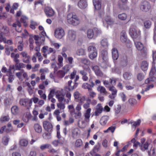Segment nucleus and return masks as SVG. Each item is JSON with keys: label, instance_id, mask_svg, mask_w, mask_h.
Returning <instances> with one entry per match:
<instances>
[{"label": "nucleus", "instance_id": "nucleus-14", "mask_svg": "<svg viewBox=\"0 0 156 156\" xmlns=\"http://www.w3.org/2000/svg\"><path fill=\"white\" fill-rule=\"evenodd\" d=\"M109 119V117L107 115H105L102 116L101 118L100 123L103 126H105L107 123V121Z\"/></svg>", "mask_w": 156, "mask_h": 156}, {"label": "nucleus", "instance_id": "nucleus-47", "mask_svg": "<svg viewBox=\"0 0 156 156\" xmlns=\"http://www.w3.org/2000/svg\"><path fill=\"white\" fill-rule=\"evenodd\" d=\"M156 67L155 66V64H153L152 68L150 73V75L153 76L154 74L156 72Z\"/></svg>", "mask_w": 156, "mask_h": 156}, {"label": "nucleus", "instance_id": "nucleus-22", "mask_svg": "<svg viewBox=\"0 0 156 156\" xmlns=\"http://www.w3.org/2000/svg\"><path fill=\"white\" fill-rule=\"evenodd\" d=\"M148 64L146 61H143L142 62L141 64V68L143 71L147 70L148 68Z\"/></svg>", "mask_w": 156, "mask_h": 156}, {"label": "nucleus", "instance_id": "nucleus-53", "mask_svg": "<svg viewBox=\"0 0 156 156\" xmlns=\"http://www.w3.org/2000/svg\"><path fill=\"white\" fill-rule=\"evenodd\" d=\"M109 90L110 91L112 92V93H113L114 94H116L117 90L115 89V87L113 86H111L109 88Z\"/></svg>", "mask_w": 156, "mask_h": 156}, {"label": "nucleus", "instance_id": "nucleus-51", "mask_svg": "<svg viewBox=\"0 0 156 156\" xmlns=\"http://www.w3.org/2000/svg\"><path fill=\"white\" fill-rule=\"evenodd\" d=\"M82 145V142L81 139H79L76 140L75 144V146L76 147H80Z\"/></svg>", "mask_w": 156, "mask_h": 156}, {"label": "nucleus", "instance_id": "nucleus-5", "mask_svg": "<svg viewBox=\"0 0 156 156\" xmlns=\"http://www.w3.org/2000/svg\"><path fill=\"white\" fill-rule=\"evenodd\" d=\"M19 103L21 105L26 107L29 109L32 105V101L28 98H22L20 100Z\"/></svg>", "mask_w": 156, "mask_h": 156}, {"label": "nucleus", "instance_id": "nucleus-41", "mask_svg": "<svg viewBox=\"0 0 156 156\" xmlns=\"http://www.w3.org/2000/svg\"><path fill=\"white\" fill-rule=\"evenodd\" d=\"M88 50V51L90 53L93 52L95 51H97L96 47L93 45H90L89 46Z\"/></svg>", "mask_w": 156, "mask_h": 156}, {"label": "nucleus", "instance_id": "nucleus-56", "mask_svg": "<svg viewBox=\"0 0 156 156\" xmlns=\"http://www.w3.org/2000/svg\"><path fill=\"white\" fill-rule=\"evenodd\" d=\"M121 106L120 105H117L116 106L115 108V112L117 114L119 113L121 111Z\"/></svg>", "mask_w": 156, "mask_h": 156}, {"label": "nucleus", "instance_id": "nucleus-23", "mask_svg": "<svg viewBox=\"0 0 156 156\" xmlns=\"http://www.w3.org/2000/svg\"><path fill=\"white\" fill-rule=\"evenodd\" d=\"M132 76V74L130 72H126L123 74L124 78L126 80H129L131 79Z\"/></svg>", "mask_w": 156, "mask_h": 156}, {"label": "nucleus", "instance_id": "nucleus-9", "mask_svg": "<svg viewBox=\"0 0 156 156\" xmlns=\"http://www.w3.org/2000/svg\"><path fill=\"white\" fill-rule=\"evenodd\" d=\"M44 11L45 14L48 17L52 16L55 14V12L50 7H45Z\"/></svg>", "mask_w": 156, "mask_h": 156}, {"label": "nucleus", "instance_id": "nucleus-1", "mask_svg": "<svg viewBox=\"0 0 156 156\" xmlns=\"http://www.w3.org/2000/svg\"><path fill=\"white\" fill-rule=\"evenodd\" d=\"M68 22L73 25H78L80 22V20L77 16L73 13H70L67 16Z\"/></svg>", "mask_w": 156, "mask_h": 156}, {"label": "nucleus", "instance_id": "nucleus-29", "mask_svg": "<svg viewBox=\"0 0 156 156\" xmlns=\"http://www.w3.org/2000/svg\"><path fill=\"white\" fill-rule=\"evenodd\" d=\"M105 20L107 23L109 25H111L114 22L113 20L111 19L109 16L106 17L105 18Z\"/></svg>", "mask_w": 156, "mask_h": 156}, {"label": "nucleus", "instance_id": "nucleus-33", "mask_svg": "<svg viewBox=\"0 0 156 156\" xmlns=\"http://www.w3.org/2000/svg\"><path fill=\"white\" fill-rule=\"evenodd\" d=\"M148 143L147 142H146L145 144L141 145L140 149L142 151H144L145 150L148 149Z\"/></svg>", "mask_w": 156, "mask_h": 156}, {"label": "nucleus", "instance_id": "nucleus-59", "mask_svg": "<svg viewBox=\"0 0 156 156\" xmlns=\"http://www.w3.org/2000/svg\"><path fill=\"white\" fill-rule=\"evenodd\" d=\"M70 69V66L68 65H66L63 68V71L64 72L66 73L69 71Z\"/></svg>", "mask_w": 156, "mask_h": 156}, {"label": "nucleus", "instance_id": "nucleus-35", "mask_svg": "<svg viewBox=\"0 0 156 156\" xmlns=\"http://www.w3.org/2000/svg\"><path fill=\"white\" fill-rule=\"evenodd\" d=\"M100 146V144L99 143H98L97 145H96L93 149L92 153H94L98 152ZM90 153L91 155H92V152H91Z\"/></svg>", "mask_w": 156, "mask_h": 156}, {"label": "nucleus", "instance_id": "nucleus-55", "mask_svg": "<svg viewBox=\"0 0 156 156\" xmlns=\"http://www.w3.org/2000/svg\"><path fill=\"white\" fill-rule=\"evenodd\" d=\"M153 62L152 64H155L156 61V50L155 51H153Z\"/></svg>", "mask_w": 156, "mask_h": 156}, {"label": "nucleus", "instance_id": "nucleus-4", "mask_svg": "<svg viewBox=\"0 0 156 156\" xmlns=\"http://www.w3.org/2000/svg\"><path fill=\"white\" fill-rule=\"evenodd\" d=\"M129 33L133 38H137L140 34V32L139 30H137L135 28L132 27L130 28Z\"/></svg>", "mask_w": 156, "mask_h": 156}, {"label": "nucleus", "instance_id": "nucleus-60", "mask_svg": "<svg viewBox=\"0 0 156 156\" xmlns=\"http://www.w3.org/2000/svg\"><path fill=\"white\" fill-rule=\"evenodd\" d=\"M91 68L94 71L95 73L100 69L99 67L97 66H91Z\"/></svg>", "mask_w": 156, "mask_h": 156}, {"label": "nucleus", "instance_id": "nucleus-20", "mask_svg": "<svg viewBox=\"0 0 156 156\" xmlns=\"http://www.w3.org/2000/svg\"><path fill=\"white\" fill-rule=\"evenodd\" d=\"M101 56L103 60L107 61L108 60V52L105 50H102L101 52Z\"/></svg>", "mask_w": 156, "mask_h": 156}, {"label": "nucleus", "instance_id": "nucleus-54", "mask_svg": "<svg viewBox=\"0 0 156 156\" xmlns=\"http://www.w3.org/2000/svg\"><path fill=\"white\" fill-rule=\"evenodd\" d=\"M117 80V79L114 78H111L110 79L109 81L111 83V84L113 85H115L116 84V82Z\"/></svg>", "mask_w": 156, "mask_h": 156}, {"label": "nucleus", "instance_id": "nucleus-16", "mask_svg": "<svg viewBox=\"0 0 156 156\" xmlns=\"http://www.w3.org/2000/svg\"><path fill=\"white\" fill-rule=\"evenodd\" d=\"M112 57L114 60H117L119 57L118 50L116 48H113L112 50Z\"/></svg>", "mask_w": 156, "mask_h": 156}, {"label": "nucleus", "instance_id": "nucleus-32", "mask_svg": "<svg viewBox=\"0 0 156 156\" xmlns=\"http://www.w3.org/2000/svg\"><path fill=\"white\" fill-rule=\"evenodd\" d=\"M101 45L105 47H107L108 45V41L106 39H102L101 41Z\"/></svg>", "mask_w": 156, "mask_h": 156}, {"label": "nucleus", "instance_id": "nucleus-26", "mask_svg": "<svg viewBox=\"0 0 156 156\" xmlns=\"http://www.w3.org/2000/svg\"><path fill=\"white\" fill-rule=\"evenodd\" d=\"M135 44L136 48L139 50L141 51L144 48L143 45L140 42H136Z\"/></svg>", "mask_w": 156, "mask_h": 156}, {"label": "nucleus", "instance_id": "nucleus-30", "mask_svg": "<svg viewBox=\"0 0 156 156\" xmlns=\"http://www.w3.org/2000/svg\"><path fill=\"white\" fill-rule=\"evenodd\" d=\"M127 15L125 13L119 14L118 15V18L121 20H125L127 18Z\"/></svg>", "mask_w": 156, "mask_h": 156}, {"label": "nucleus", "instance_id": "nucleus-64", "mask_svg": "<svg viewBox=\"0 0 156 156\" xmlns=\"http://www.w3.org/2000/svg\"><path fill=\"white\" fill-rule=\"evenodd\" d=\"M128 101L131 105H133L136 103V101L134 99H129Z\"/></svg>", "mask_w": 156, "mask_h": 156}, {"label": "nucleus", "instance_id": "nucleus-61", "mask_svg": "<svg viewBox=\"0 0 156 156\" xmlns=\"http://www.w3.org/2000/svg\"><path fill=\"white\" fill-rule=\"evenodd\" d=\"M80 93L78 91L75 92L74 93V96L75 99H78V100H80Z\"/></svg>", "mask_w": 156, "mask_h": 156}, {"label": "nucleus", "instance_id": "nucleus-49", "mask_svg": "<svg viewBox=\"0 0 156 156\" xmlns=\"http://www.w3.org/2000/svg\"><path fill=\"white\" fill-rule=\"evenodd\" d=\"M137 77L138 80L141 81L144 79V76L143 73H140L137 74Z\"/></svg>", "mask_w": 156, "mask_h": 156}, {"label": "nucleus", "instance_id": "nucleus-44", "mask_svg": "<svg viewBox=\"0 0 156 156\" xmlns=\"http://www.w3.org/2000/svg\"><path fill=\"white\" fill-rule=\"evenodd\" d=\"M71 94L69 92H67L66 94V97L68 98L67 99L64 100V102L68 103L71 100Z\"/></svg>", "mask_w": 156, "mask_h": 156}, {"label": "nucleus", "instance_id": "nucleus-43", "mask_svg": "<svg viewBox=\"0 0 156 156\" xmlns=\"http://www.w3.org/2000/svg\"><path fill=\"white\" fill-rule=\"evenodd\" d=\"M0 30L2 31V33L3 32L4 34H7L9 32L8 28L5 26H3L0 28Z\"/></svg>", "mask_w": 156, "mask_h": 156}, {"label": "nucleus", "instance_id": "nucleus-38", "mask_svg": "<svg viewBox=\"0 0 156 156\" xmlns=\"http://www.w3.org/2000/svg\"><path fill=\"white\" fill-rule=\"evenodd\" d=\"M63 60V58L61 55H58V65L59 66V67H61L62 66V61Z\"/></svg>", "mask_w": 156, "mask_h": 156}, {"label": "nucleus", "instance_id": "nucleus-58", "mask_svg": "<svg viewBox=\"0 0 156 156\" xmlns=\"http://www.w3.org/2000/svg\"><path fill=\"white\" fill-rule=\"evenodd\" d=\"M103 82L104 84L106 87L109 88L111 87L109 82L108 81L104 80L103 81Z\"/></svg>", "mask_w": 156, "mask_h": 156}, {"label": "nucleus", "instance_id": "nucleus-46", "mask_svg": "<svg viewBox=\"0 0 156 156\" xmlns=\"http://www.w3.org/2000/svg\"><path fill=\"white\" fill-rule=\"evenodd\" d=\"M97 56V51H94L93 52L91 53L90 55V58L91 59H93L94 58H96Z\"/></svg>", "mask_w": 156, "mask_h": 156}, {"label": "nucleus", "instance_id": "nucleus-50", "mask_svg": "<svg viewBox=\"0 0 156 156\" xmlns=\"http://www.w3.org/2000/svg\"><path fill=\"white\" fill-rule=\"evenodd\" d=\"M84 51L83 49H78L76 52V54L79 55H82L84 54Z\"/></svg>", "mask_w": 156, "mask_h": 156}, {"label": "nucleus", "instance_id": "nucleus-13", "mask_svg": "<svg viewBox=\"0 0 156 156\" xmlns=\"http://www.w3.org/2000/svg\"><path fill=\"white\" fill-rule=\"evenodd\" d=\"M87 2L86 0H80L78 3V6L81 9L85 8L87 6Z\"/></svg>", "mask_w": 156, "mask_h": 156}, {"label": "nucleus", "instance_id": "nucleus-18", "mask_svg": "<svg viewBox=\"0 0 156 156\" xmlns=\"http://www.w3.org/2000/svg\"><path fill=\"white\" fill-rule=\"evenodd\" d=\"M93 3L95 9L99 10L101 7V0H93Z\"/></svg>", "mask_w": 156, "mask_h": 156}, {"label": "nucleus", "instance_id": "nucleus-19", "mask_svg": "<svg viewBox=\"0 0 156 156\" xmlns=\"http://www.w3.org/2000/svg\"><path fill=\"white\" fill-rule=\"evenodd\" d=\"M97 90L101 94L103 95H107L108 92L106 90L105 88L102 86H99L97 89Z\"/></svg>", "mask_w": 156, "mask_h": 156}, {"label": "nucleus", "instance_id": "nucleus-31", "mask_svg": "<svg viewBox=\"0 0 156 156\" xmlns=\"http://www.w3.org/2000/svg\"><path fill=\"white\" fill-rule=\"evenodd\" d=\"M155 80V78L153 76H151L145 80V83L146 84L151 83V82H154Z\"/></svg>", "mask_w": 156, "mask_h": 156}, {"label": "nucleus", "instance_id": "nucleus-11", "mask_svg": "<svg viewBox=\"0 0 156 156\" xmlns=\"http://www.w3.org/2000/svg\"><path fill=\"white\" fill-rule=\"evenodd\" d=\"M76 38V34L75 31L70 30L68 33V39L70 41H74Z\"/></svg>", "mask_w": 156, "mask_h": 156}, {"label": "nucleus", "instance_id": "nucleus-48", "mask_svg": "<svg viewBox=\"0 0 156 156\" xmlns=\"http://www.w3.org/2000/svg\"><path fill=\"white\" fill-rule=\"evenodd\" d=\"M144 24L145 27L146 28H149L151 25V22L149 20L145 21Z\"/></svg>", "mask_w": 156, "mask_h": 156}, {"label": "nucleus", "instance_id": "nucleus-28", "mask_svg": "<svg viewBox=\"0 0 156 156\" xmlns=\"http://www.w3.org/2000/svg\"><path fill=\"white\" fill-rule=\"evenodd\" d=\"M11 111L12 114L16 115L18 113V108L16 105L12 106L11 108Z\"/></svg>", "mask_w": 156, "mask_h": 156}, {"label": "nucleus", "instance_id": "nucleus-57", "mask_svg": "<svg viewBox=\"0 0 156 156\" xmlns=\"http://www.w3.org/2000/svg\"><path fill=\"white\" fill-rule=\"evenodd\" d=\"M93 30L95 36L100 34L101 33V31L96 28H94Z\"/></svg>", "mask_w": 156, "mask_h": 156}, {"label": "nucleus", "instance_id": "nucleus-15", "mask_svg": "<svg viewBox=\"0 0 156 156\" xmlns=\"http://www.w3.org/2000/svg\"><path fill=\"white\" fill-rule=\"evenodd\" d=\"M80 73L82 75V79L83 81H87L88 80L87 70L85 69L80 70Z\"/></svg>", "mask_w": 156, "mask_h": 156}, {"label": "nucleus", "instance_id": "nucleus-36", "mask_svg": "<svg viewBox=\"0 0 156 156\" xmlns=\"http://www.w3.org/2000/svg\"><path fill=\"white\" fill-rule=\"evenodd\" d=\"M91 111V109L88 108L86 111L85 114L84 116L85 118L87 119H88L90 117V112Z\"/></svg>", "mask_w": 156, "mask_h": 156}, {"label": "nucleus", "instance_id": "nucleus-40", "mask_svg": "<svg viewBox=\"0 0 156 156\" xmlns=\"http://www.w3.org/2000/svg\"><path fill=\"white\" fill-rule=\"evenodd\" d=\"M66 73L63 70H59L57 73V76L58 77L60 78L63 77Z\"/></svg>", "mask_w": 156, "mask_h": 156}, {"label": "nucleus", "instance_id": "nucleus-52", "mask_svg": "<svg viewBox=\"0 0 156 156\" xmlns=\"http://www.w3.org/2000/svg\"><path fill=\"white\" fill-rule=\"evenodd\" d=\"M9 139L7 136H4L2 138V143L3 144L6 145L8 144Z\"/></svg>", "mask_w": 156, "mask_h": 156}, {"label": "nucleus", "instance_id": "nucleus-27", "mask_svg": "<svg viewBox=\"0 0 156 156\" xmlns=\"http://www.w3.org/2000/svg\"><path fill=\"white\" fill-rule=\"evenodd\" d=\"M82 87L85 89H87L89 91H91L92 90V87L90 85L87 83H83L82 85Z\"/></svg>", "mask_w": 156, "mask_h": 156}, {"label": "nucleus", "instance_id": "nucleus-8", "mask_svg": "<svg viewBox=\"0 0 156 156\" xmlns=\"http://www.w3.org/2000/svg\"><path fill=\"white\" fill-rule=\"evenodd\" d=\"M20 55L22 56L23 58L22 61L23 62L28 64L30 63V56L28 55L26 51H23L20 53Z\"/></svg>", "mask_w": 156, "mask_h": 156}, {"label": "nucleus", "instance_id": "nucleus-39", "mask_svg": "<svg viewBox=\"0 0 156 156\" xmlns=\"http://www.w3.org/2000/svg\"><path fill=\"white\" fill-rule=\"evenodd\" d=\"M108 65V60L107 61H104L100 64V66L101 67L103 68H107Z\"/></svg>", "mask_w": 156, "mask_h": 156}, {"label": "nucleus", "instance_id": "nucleus-24", "mask_svg": "<svg viewBox=\"0 0 156 156\" xmlns=\"http://www.w3.org/2000/svg\"><path fill=\"white\" fill-rule=\"evenodd\" d=\"M94 35V30L89 29L87 31V36L90 39H92Z\"/></svg>", "mask_w": 156, "mask_h": 156}, {"label": "nucleus", "instance_id": "nucleus-45", "mask_svg": "<svg viewBox=\"0 0 156 156\" xmlns=\"http://www.w3.org/2000/svg\"><path fill=\"white\" fill-rule=\"evenodd\" d=\"M51 147V146L49 144H43L40 147V149L43 150L45 149H49Z\"/></svg>", "mask_w": 156, "mask_h": 156}, {"label": "nucleus", "instance_id": "nucleus-42", "mask_svg": "<svg viewBox=\"0 0 156 156\" xmlns=\"http://www.w3.org/2000/svg\"><path fill=\"white\" fill-rule=\"evenodd\" d=\"M57 106L58 108H59L61 110H62L61 112H64V109L65 108V106L64 104L62 102H59L57 104Z\"/></svg>", "mask_w": 156, "mask_h": 156}, {"label": "nucleus", "instance_id": "nucleus-34", "mask_svg": "<svg viewBox=\"0 0 156 156\" xmlns=\"http://www.w3.org/2000/svg\"><path fill=\"white\" fill-rule=\"evenodd\" d=\"M38 94L40 96L41 98L46 100V95L45 94L43 93V91L42 90H38Z\"/></svg>", "mask_w": 156, "mask_h": 156}, {"label": "nucleus", "instance_id": "nucleus-21", "mask_svg": "<svg viewBox=\"0 0 156 156\" xmlns=\"http://www.w3.org/2000/svg\"><path fill=\"white\" fill-rule=\"evenodd\" d=\"M34 129L35 131L38 133H41L42 132L41 126L38 124L37 123L34 125Z\"/></svg>", "mask_w": 156, "mask_h": 156}, {"label": "nucleus", "instance_id": "nucleus-12", "mask_svg": "<svg viewBox=\"0 0 156 156\" xmlns=\"http://www.w3.org/2000/svg\"><path fill=\"white\" fill-rule=\"evenodd\" d=\"M103 110V108L101 104H98L96 106V110L94 112L95 116H98L101 114Z\"/></svg>", "mask_w": 156, "mask_h": 156}, {"label": "nucleus", "instance_id": "nucleus-2", "mask_svg": "<svg viewBox=\"0 0 156 156\" xmlns=\"http://www.w3.org/2000/svg\"><path fill=\"white\" fill-rule=\"evenodd\" d=\"M72 81L70 80L68 82L67 85L65 87V90L67 92L72 91L76 88L77 87L78 83H74L73 85H72Z\"/></svg>", "mask_w": 156, "mask_h": 156}, {"label": "nucleus", "instance_id": "nucleus-62", "mask_svg": "<svg viewBox=\"0 0 156 156\" xmlns=\"http://www.w3.org/2000/svg\"><path fill=\"white\" fill-rule=\"evenodd\" d=\"M141 51V53H142V55L144 56L145 57L146 56L147 54V49L145 48H144Z\"/></svg>", "mask_w": 156, "mask_h": 156}, {"label": "nucleus", "instance_id": "nucleus-7", "mask_svg": "<svg viewBox=\"0 0 156 156\" xmlns=\"http://www.w3.org/2000/svg\"><path fill=\"white\" fill-rule=\"evenodd\" d=\"M140 8L143 11L146 12L151 8V5L148 2L144 1L141 3Z\"/></svg>", "mask_w": 156, "mask_h": 156}, {"label": "nucleus", "instance_id": "nucleus-63", "mask_svg": "<svg viewBox=\"0 0 156 156\" xmlns=\"http://www.w3.org/2000/svg\"><path fill=\"white\" fill-rule=\"evenodd\" d=\"M80 133V131L78 128H75L73 132V133L74 135L77 136L79 135Z\"/></svg>", "mask_w": 156, "mask_h": 156}, {"label": "nucleus", "instance_id": "nucleus-37", "mask_svg": "<svg viewBox=\"0 0 156 156\" xmlns=\"http://www.w3.org/2000/svg\"><path fill=\"white\" fill-rule=\"evenodd\" d=\"M28 144V141L25 139H22L20 141V144L21 146L23 147H26Z\"/></svg>", "mask_w": 156, "mask_h": 156}, {"label": "nucleus", "instance_id": "nucleus-10", "mask_svg": "<svg viewBox=\"0 0 156 156\" xmlns=\"http://www.w3.org/2000/svg\"><path fill=\"white\" fill-rule=\"evenodd\" d=\"M43 126L44 129L48 132H50L52 129V126L51 123L47 121L43 122Z\"/></svg>", "mask_w": 156, "mask_h": 156}, {"label": "nucleus", "instance_id": "nucleus-6", "mask_svg": "<svg viewBox=\"0 0 156 156\" xmlns=\"http://www.w3.org/2000/svg\"><path fill=\"white\" fill-rule=\"evenodd\" d=\"M63 30L61 28L56 29L55 31V36L57 38L61 39L64 35Z\"/></svg>", "mask_w": 156, "mask_h": 156}, {"label": "nucleus", "instance_id": "nucleus-3", "mask_svg": "<svg viewBox=\"0 0 156 156\" xmlns=\"http://www.w3.org/2000/svg\"><path fill=\"white\" fill-rule=\"evenodd\" d=\"M121 40L122 42L125 43L127 47H130V41L127 39L126 34L124 31H122L121 33Z\"/></svg>", "mask_w": 156, "mask_h": 156}, {"label": "nucleus", "instance_id": "nucleus-17", "mask_svg": "<svg viewBox=\"0 0 156 156\" xmlns=\"http://www.w3.org/2000/svg\"><path fill=\"white\" fill-rule=\"evenodd\" d=\"M93 3L95 9L99 10L101 7V0H93Z\"/></svg>", "mask_w": 156, "mask_h": 156}, {"label": "nucleus", "instance_id": "nucleus-25", "mask_svg": "<svg viewBox=\"0 0 156 156\" xmlns=\"http://www.w3.org/2000/svg\"><path fill=\"white\" fill-rule=\"evenodd\" d=\"M15 66L16 70H20L21 68H23L25 67V65L22 62H19L17 64H16Z\"/></svg>", "mask_w": 156, "mask_h": 156}]
</instances>
